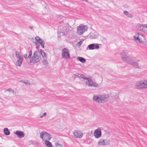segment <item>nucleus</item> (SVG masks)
Wrapping results in <instances>:
<instances>
[{
    "label": "nucleus",
    "instance_id": "nucleus-6",
    "mask_svg": "<svg viewBox=\"0 0 147 147\" xmlns=\"http://www.w3.org/2000/svg\"><path fill=\"white\" fill-rule=\"evenodd\" d=\"M136 86L139 88L146 89L147 88V80L140 81H138Z\"/></svg>",
    "mask_w": 147,
    "mask_h": 147
},
{
    "label": "nucleus",
    "instance_id": "nucleus-1",
    "mask_svg": "<svg viewBox=\"0 0 147 147\" xmlns=\"http://www.w3.org/2000/svg\"><path fill=\"white\" fill-rule=\"evenodd\" d=\"M121 55L123 60L125 62L131 64L134 67L139 68L138 63L127 55L125 51H122L121 53Z\"/></svg>",
    "mask_w": 147,
    "mask_h": 147
},
{
    "label": "nucleus",
    "instance_id": "nucleus-36",
    "mask_svg": "<svg viewBox=\"0 0 147 147\" xmlns=\"http://www.w3.org/2000/svg\"><path fill=\"white\" fill-rule=\"evenodd\" d=\"M36 45L37 46H40V43H38L37 42H36Z\"/></svg>",
    "mask_w": 147,
    "mask_h": 147
},
{
    "label": "nucleus",
    "instance_id": "nucleus-9",
    "mask_svg": "<svg viewBox=\"0 0 147 147\" xmlns=\"http://www.w3.org/2000/svg\"><path fill=\"white\" fill-rule=\"evenodd\" d=\"M101 129L98 127L95 130L94 132V135L96 138H98L101 136Z\"/></svg>",
    "mask_w": 147,
    "mask_h": 147
},
{
    "label": "nucleus",
    "instance_id": "nucleus-38",
    "mask_svg": "<svg viewBox=\"0 0 147 147\" xmlns=\"http://www.w3.org/2000/svg\"><path fill=\"white\" fill-rule=\"evenodd\" d=\"M146 28H147V24L146 26Z\"/></svg>",
    "mask_w": 147,
    "mask_h": 147
},
{
    "label": "nucleus",
    "instance_id": "nucleus-3",
    "mask_svg": "<svg viewBox=\"0 0 147 147\" xmlns=\"http://www.w3.org/2000/svg\"><path fill=\"white\" fill-rule=\"evenodd\" d=\"M41 58L40 52L37 51H35L32 57H30V61L31 63H35L39 62Z\"/></svg>",
    "mask_w": 147,
    "mask_h": 147
},
{
    "label": "nucleus",
    "instance_id": "nucleus-4",
    "mask_svg": "<svg viewBox=\"0 0 147 147\" xmlns=\"http://www.w3.org/2000/svg\"><path fill=\"white\" fill-rule=\"evenodd\" d=\"M88 27L86 25L81 24L77 27V32L78 34L80 35H82L88 30Z\"/></svg>",
    "mask_w": 147,
    "mask_h": 147
},
{
    "label": "nucleus",
    "instance_id": "nucleus-23",
    "mask_svg": "<svg viewBox=\"0 0 147 147\" xmlns=\"http://www.w3.org/2000/svg\"><path fill=\"white\" fill-rule=\"evenodd\" d=\"M123 13L125 15L131 18L132 17V15L126 11H123Z\"/></svg>",
    "mask_w": 147,
    "mask_h": 147
},
{
    "label": "nucleus",
    "instance_id": "nucleus-12",
    "mask_svg": "<svg viewBox=\"0 0 147 147\" xmlns=\"http://www.w3.org/2000/svg\"><path fill=\"white\" fill-rule=\"evenodd\" d=\"M147 24H138L136 27L137 29L139 30H142L143 29L146 27Z\"/></svg>",
    "mask_w": 147,
    "mask_h": 147
},
{
    "label": "nucleus",
    "instance_id": "nucleus-31",
    "mask_svg": "<svg viewBox=\"0 0 147 147\" xmlns=\"http://www.w3.org/2000/svg\"><path fill=\"white\" fill-rule=\"evenodd\" d=\"M137 34H138L139 36H141V37H143L144 38H145V36L143 34L139 33H138Z\"/></svg>",
    "mask_w": 147,
    "mask_h": 147
},
{
    "label": "nucleus",
    "instance_id": "nucleus-18",
    "mask_svg": "<svg viewBox=\"0 0 147 147\" xmlns=\"http://www.w3.org/2000/svg\"><path fill=\"white\" fill-rule=\"evenodd\" d=\"M78 60L82 63H84L86 62V59L84 58L81 57H78L77 58Z\"/></svg>",
    "mask_w": 147,
    "mask_h": 147
},
{
    "label": "nucleus",
    "instance_id": "nucleus-11",
    "mask_svg": "<svg viewBox=\"0 0 147 147\" xmlns=\"http://www.w3.org/2000/svg\"><path fill=\"white\" fill-rule=\"evenodd\" d=\"M109 142L107 141V142H105V140L103 139H100L99 141L98 144L100 146L105 145L109 144Z\"/></svg>",
    "mask_w": 147,
    "mask_h": 147
},
{
    "label": "nucleus",
    "instance_id": "nucleus-28",
    "mask_svg": "<svg viewBox=\"0 0 147 147\" xmlns=\"http://www.w3.org/2000/svg\"><path fill=\"white\" fill-rule=\"evenodd\" d=\"M55 145L56 147L60 146L62 147V146L61 144H59L58 142H57L55 143Z\"/></svg>",
    "mask_w": 147,
    "mask_h": 147
},
{
    "label": "nucleus",
    "instance_id": "nucleus-33",
    "mask_svg": "<svg viewBox=\"0 0 147 147\" xmlns=\"http://www.w3.org/2000/svg\"><path fill=\"white\" fill-rule=\"evenodd\" d=\"M24 84H30L28 80L26 81V82H24Z\"/></svg>",
    "mask_w": 147,
    "mask_h": 147
},
{
    "label": "nucleus",
    "instance_id": "nucleus-5",
    "mask_svg": "<svg viewBox=\"0 0 147 147\" xmlns=\"http://www.w3.org/2000/svg\"><path fill=\"white\" fill-rule=\"evenodd\" d=\"M40 138L45 141L50 140L52 138L51 135L45 131H42L40 134Z\"/></svg>",
    "mask_w": 147,
    "mask_h": 147
},
{
    "label": "nucleus",
    "instance_id": "nucleus-20",
    "mask_svg": "<svg viewBox=\"0 0 147 147\" xmlns=\"http://www.w3.org/2000/svg\"><path fill=\"white\" fill-rule=\"evenodd\" d=\"M16 58L18 59L23 58V57L20 54L18 51H16Z\"/></svg>",
    "mask_w": 147,
    "mask_h": 147
},
{
    "label": "nucleus",
    "instance_id": "nucleus-21",
    "mask_svg": "<svg viewBox=\"0 0 147 147\" xmlns=\"http://www.w3.org/2000/svg\"><path fill=\"white\" fill-rule=\"evenodd\" d=\"M45 144L47 146V147H53V146L51 143L49 141H45Z\"/></svg>",
    "mask_w": 147,
    "mask_h": 147
},
{
    "label": "nucleus",
    "instance_id": "nucleus-27",
    "mask_svg": "<svg viewBox=\"0 0 147 147\" xmlns=\"http://www.w3.org/2000/svg\"><path fill=\"white\" fill-rule=\"evenodd\" d=\"M92 86H94L95 87H99V86L96 83L94 82L93 84L92 85Z\"/></svg>",
    "mask_w": 147,
    "mask_h": 147
},
{
    "label": "nucleus",
    "instance_id": "nucleus-24",
    "mask_svg": "<svg viewBox=\"0 0 147 147\" xmlns=\"http://www.w3.org/2000/svg\"><path fill=\"white\" fill-rule=\"evenodd\" d=\"M40 55H42V57H46V53L44 52L41 49L40 50Z\"/></svg>",
    "mask_w": 147,
    "mask_h": 147
},
{
    "label": "nucleus",
    "instance_id": "nucleus-13",
    "mask_svg": "<svg viewBox=\"0 0 147 147\" xmlns=\"http://www.w3.org/2000/svg\"><path fill=\"white\" fill-rule=\"evenodd\" d=\"M15 134L20 138H23L24 136V134L22 131H18L16 132Z\"/></svg>",
    "mask_w": 147,
    "mask_h": 147
},
{
    "label": "nucleus",
    "instance_id": "nucleus-35",
    "mask_svg": "<svg viewBox=\"0 0 147 147\" xmlns=\"http://www.w3.org/2000/svg\"><path fill=\"white\" fill-rule=\"evenodd\" d=\"M82 41H81L78 42V44L79 45H80L82 44Z\"/></svg>",
    "mask_w": 147,
    "mask_h": 147
},
{
    "label": "nucleus",
    "instance_id": "nucleus-22",
    "mask_svg": "<svg viewBox=\"0 0 147 147\" xmlns=\"http://www.w3.org/2000/svg\"><path fill=\"white\" fill-rule=\"evenodd\" d=\"M93 82L92 80L90 79L89 78L88 80V83L89 86H92V85L94 83Z\"/></svg>",
    "mask_w": 147,
    "mask_h": 147
},
{
    "label": "nucleus",
    "instance_id": "nucleus-25",
    "mask_svg": "<svg viewBox=\"0 0 147 147\" xmlns=\"http://www.w3.org/2000/svg\"><path fill=\"white\" fill-rule=\"evenodd\" d=\"M40 43V44L41 47L44 48V45H45V42L43 40H42L40 42H39Z\"/></svg>",
    "mask_w": 147,
    "mask_h": 147
},
{
    "label": "nucleus",
    "instance_id": "nucleus-10",
    "mask_svg": "<svg viewBox=\"0 0 147 147\" xmlns=\"http://www.w3.org/2000/svg\"><path fill=\"white\" fill-rule=\"evenodd\" d=\"M73 132L74 136L75 138H81L83 135V133L80 130H76Z\"/></svg>",
    "mask_w": 147,
    "mask_h": 147
},
{
    "label": "nucleus",
    "instance_id": "nucleus-32",
    "mask_svg": "<svg viewBox=\"0 0 147 147\" xmlns=\"http://www.w3.org/2000/svg\"><path fill=\"white\" fill-rule=\"evenodd\" d=\"M47 115L46 113H44L41 116H40V118H42L43 117L46 116Z\"/></svg>",
    "mask_w": 147,
    "mask_h": 147
},
{
    "label": "nucleus",
    "instance_id": "nucleus-15",
    "mask_svg": "<svg viewBox=\"0 0 147 147\" xmlns=\"http://www.w3.org/2000/svg\"><path fill=\"white\" fill-rule=\"evenodd\" d=\"M91 38L92 39L96 38L98 36V34L96 32H91L90 33Z\"/></svg>",
    "mask_w": 147,
    "mask_h": 147
},
{
    "label": "nucleus",
    "instance_id": "nucleus-2",
    "mask_svg": "<svg viewBox=\"0 0 147 147\" xmlns=\"http://www.w3.org/2000/svg\"><path fill=\"white\" fill-rule=\"evenodd\" d=\"M109 96L108 94L102 95H94L93 98V100L97 102L101 103L105 102L108 100Z\"/></svg>",
    "mask_w": 147,
    "mask_h": 147
},
{
    "label": "nucleus",
    "instance_id": "nucleus-14",
    "mask_svg": "<svg viewBox=\"0 0 147 147\" xmlns=\"http://www.w3.org/2000/svg\"><path fill=\"white\" fill-rule=\"evenodd\" d=\"M28 52L29 53L27 57V54H25L24 55V57L25 58H30L32 55V51L30 50L28 51Z\"/></svg>",
    "mask_w": 147,
    "mask_h": 147
},
{
    "label": "nucleus",
    "instance_id": "nucleus-26",
    "mask_svg": "<svg viewBox=\"0 0 147 147\" xmlns=\"http://www.w3.org/2000/svg\"><path fill=\"white\" fill-rule=\"evenodd\" d=\"M36 40L38 42H40L42 40L38 36H36L35 38Z\"/></svg>",
    "mask_w": 147,
    "mask_h": 147
},
{
    "label": "nucleus",
    "instance_id": "nucleus-19",
    "mask_svg": "<svg viewBox=\"0 0 147 147\" xmlns=\"http://www.w3.org/2000/svg\"><path fill=\"white\" fill-rule=\"evenodd\" d=\"M77 74H78V75H76V76H78L79 77H80L82 78H83L84 79V80H88V79H89V78H87L86 77L85 75H84L83 74H79L78 73H77Z\"/></svg>",
    "mask_w": 147,
    "mask_h": 147
},
{
    "label": "nucleus",
    "instance_id": "nucleus-34",
    "mask_svg": "<svg viewBox=\"0 0 147 147\" xmlns=\"http://www.w3.org/2000/svg\"><path fill=\"white\" fill-rule=\"evenodd\" d=\"M7 91H8V92H11V91H12L13 93H14V91H12V90L11 88H9L7 90Z\"/></svg>",
    "mask_w": 147,
    "mask_h": 147
},
{
    "label": "nucleus",
    "instance_id": "nucleus-30",
    "mask_svg": "<svg viewBox=\"0 0 147 147\" xmlns=\"http://www.w3.org/2000/svg\"><path fill=\"white\" fill-rule=\"evenodd\" d=\"M44 65H47L48 63V62L46 60H44L42 61Z\"/></svg>",
    "mask_w": 147,
    "mask_h": 147
},
{
    "label": "nucleus",
    "instance_id": "nucleus-37",
    "mask_svg": "<svg viewBox=\"0 0 147 147\" xmlns=\"http://www.w3.org/2000/svg\"><path fill=\"white\" fill-rule=\"evenodd\" d=\"M29 28H30L32 29L33 28V27L32 26H29Z\"/></svg>",
    "mask_w": 147,
    "mask_h": 147
},
{
    "label": "nucleus",
    "instance_id": "nucleus-8",
    "mask_svg": "<svg viewBox=\"0 0 147 147\" xmlns=\"http://www.w3.org/2000/svg\"><path fill=\"white\" fill-rule=\"evenodd\" d=\"M99 48V44L97 43H93L89 45L87 47V50H92L98 49Z\"/></svg>",
    "mask_w": 147,
    "mask_h": 147
},
{
    "label": "nucleus",
    "instance_id": "nucleus-16",
    "mask_svg": "<svg viewBox=\"0 0 147 147\" xmlns=\"http://www.w3.org/2000/svg\"><path fill=\"white\" fill-rule=\"evenodd\" d=\"M23 58L18 59V61L16 63V65L20 67L21 65Z\"/></svg>",
    "mask_w": 147,
    "mask_h": 147
},
{
    "label": "nucleus",
    "instance_id": "nucleus-17",
    "mask_svg": "<svg viewBox=\"0 0 147 147\" xmlns=\"http://www.w3.org/2000/svg\"><path fill=\"white\" fill-rule=\"evenodd\" d=\"M3 132L4 134L6 135H9L10 134V131L7 128H5L4 129Z\"/></svg>",
    "mask_w": 147,
    "mask_h": 147
},
{
    "label": "nucleus",
    "instance_id": "nucleus-29",
    "mask_svg": "<svg viewBox=\"0 0 147 147\" xmlns=\"http://www.w3.org/2000/svg\"><path fill=\"white\" fill-rule=\"evenodd\" d=\"M141 38V37L139 36L137 37H134V39L135 40H138L139 41H140V38Z\"/></svg>",
    "mask_w": 147,
    "mask_h": 147
},
{
    "label": "nucleus",
    "instance_id": "nucleus-7",
    "mask_svg": "<svg viewBox=\"0 0 147 147\" xmlns=\"http://www.w3.org/2000/svg\"><path fill=\"white\" fill-rule=\"evenodd\" d=\"M62 56L63 58L66 59L70 58L69 52L68 49L64 48L62 49Z\"/></svg>",
    "mask_w": 147,
    "mask_h": 147
}]
</instances>
